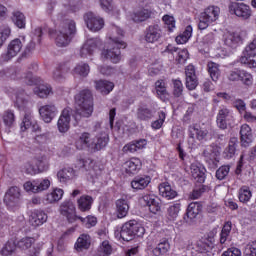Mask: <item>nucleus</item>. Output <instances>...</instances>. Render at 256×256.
<instances>
[{
  "instance_id": "26",
  "label": "nucleus",
  "mask_w": 256,
  "mask_h": 256,
  "mask_svg": "<svg viewBox=\"0 0 256 256\" xmlns=\"http://www.w3.org/2000/svg\"><path fill=\"white\" fill-rule=\"evenodd\" d=\"M149 183H151V176L149 175L136 176L131 181V187L135 191H143V189H147V187H149Z\"/></svg>"
},
{
  "instance_id": "17",
  "label": "nucleus",
  "mask_w": 256,
  "mask_h": 256,
  "mask_svg": "<svg viewBox=\"0 0 256 256\" xmlns=\"http://www.w3.org/2000/svg\"><path fill=\"white\" fill-rule=\"evenodd\" d=\"M142 201L146 203V205L149 207L150 213H153V215H157V213H160L161 211V199H159L154 194H145L142 197Z\"/></svg>"
},
{
  "instance_id": "6",
  "label": "nucleus",
  "mask_w": 256,
  "mask_h": 256,
  "mask_svg": "<svg viewBox=\"0 0 256 256\" xmlns=\"http://www.w3.org/2000/svg\"><path fill=\"white\" fill-rule=\"evenodd\" d=\"M221 8L217 6H208L199 15L198 29L205 31L210 25H213L219 19Z\"/></svg>"
},
{
  "instance_id": "5",
  "label": "nucleus",
  "mask_w": 256,
  "mask_h": 256,
  "mask_svg": "<svg viewBox=\"0 0 256 256\" xmlns=\"http://www.w3.org/2000/svg\"><path fill=\"white\" fill-rule=\"evenodd\" d=\"M122 241H133L135 237H143L145 235V227L135 220H130L122 225L121 231L118 232Z\"/></svg>"
},
{
  "instance_id": "21",
  "label": "nucleus",
  "mask_w": 256,
  "mask_h": 256,
  "mask_svg": "<svg viewBox=\"0 0 256 256\" xmlns=\"http://www.w3.org/2000/svg\"><path fill=\"white\" fill-rule=\"evenodd\" d=\"M233 119V115H231V112L227 108H222L219 110L217 117H216V123L219 129H227V126L230 124V121Z\"/></svg>"
},
{
  "instance_id": "27",
  "label": "nucleus",
  "mask_w": 256,
  "mask_h": 256,
  "mask_svg": "<svg viewBox=\"0 0 256 256\" xmlns=\"http://www.w3.org/2000/svg\"><path fill=\"white\" fill-rule=\"evenodd\" d=\"M190 171L193 179L196 180V183L203 185L205 183V172L207 171L201 164H191Z\"/></svg>"
},
{
  "instance_id": "43",
  "label": "nucleus",
  "mask_w": 256,
  "mask_h": 256,
  "mask_svg": "<svg viewBox=\"0 0 256 256\" xmlns=\"http://www.w3.org/2000/svg\"><path fill=\"white\" fill-rule=\"evenodd\" d=\"M179 211H181V204H173L171 205L166 212V219L168 221H177V217H179Z\"/></svg>"
},
{
  "instance_id": "3",
  "label": "nucleus",
  "mask_w": 256,
  "mask_h": 256,
  "mask_svg": "<svg viewBox=\"0 0 256 256\" xmlns=\"http://www.w3.org/2000/svg\"><path fill=\"white\" fill-rule=\"evenodd\" d=\"M76 25L75 21L73 20H66L61 23L60 29L53 30L49 29L48 34L49 37H53L56 33L55 43L57 47H67L71 40L73 39V35H75Z\"/></svg>"
},
{
  "instance_id": "59",
  "label": "nucleus",
  "mask_w": 256,
  "mask_h": 256,
  "mask_svg": "<svg viewBox=\"0 0 256 256\" xmlns=\"http://www.w3.org/2000/svg\"><path fill=\"white\" fill-rule=\"evenodd\" d=\"M241 73H242V70L239 69V68H234L233 70H230L228 73H227V79L232 81V82H237V81H240L241 79Z\"/></svg>"
},
{
  "instance_id": "49",
  "label": "nucleus",
  "mask_w": 256,
  "mask_h": 256,
  "mask_svg": "<svg viewBox=\"0 0 256 256\" xmlns=\"http://www.w3.org/2000/svg\"><path fill=\"white\" fill-rule=\"evenodd\" d=\"M89 64L80 63L72 71L73 75H80V77H87L89 75Z\"/></svg>"
},
{
  "instance_id": "46",
  "label": "nucleus",
  "mask_w": 256,
  "mask_h": 256,
  "mask_svg": "<svg viewBox=\"0 0 256 256\" xmlns=\"http://www.w3.org/2000/svg\"><path fill=\"white\" fill-rule=\"evenodd\" d=\"M15 249H17V245L13 240L7 241L0 250V255L2 256H9L15 253Z\"/></svg>"
},
{
  "instance_id": "15",
  "label": "nucleus",
  "mask_w": 256,
  "mask_h": 256,
  "mask_svg": "<svg viewBox=\"0 0 256 256\" xmlns=\"http://www.w3.org/2000/svg\"><path fill=\"white\" fill-rule=\"evenodd\" d=\"M142 167L143 162L137 157H132L123 164V169L127 175H137Z\"/></svg>"
},
{
  "instance_id": "53",
  "label": "nucleus",
  "mask_w": 256,
  "mask_h": 256,
  "mask_svg": "<svg viewBox=\"0 0 256 256\" xmlns=\"http://www.w3.org/2000/svg\"><path fill=\"white\" fill-rule=\"evenodd\" d=\"M111 253H113V248L111 247V244H109V241H103L98 248V255L109 256L111 255Z\"/></svg>"
},
{
  "instance_id": "44",
  "label": "nucleus",
  "mask_w": 256,
  "mask_h": 256,
  "mask_svg": "<svg viewBox=\"0 0 256 256\" xmlns=\"http://www.w3.org/2000/svg\"><path fill=\"white\" fill-rule=\"evenodd\" d=\"M35 95H38L40 99H45L49 97V94L52 93V88L47 84H40L38 87L34 89Z\"/></svg>"
},
{
  "instance_id": "30",
  "label": "nucleus",
  "mask_w": 256,
  "mask_h": 256,
  "mask_svg": "<svg viewBox=\"0 0 256 256\" xmlns=\"http://www.w3.org/2000/svg\"><path fill=\"white\" fill-rule=\"evenodd\" d=\"M95 89L101 95H109L115 89V84L107 80H97L95 81Z\"/></svg>"
},
{
  "instance_id": "18",
  "label": "nucleus",
  "mask_w": 256,
  "mask_h": 256,
  "mask_svg": "<svg viewBox=\"0 0 256 256\" xmlns=\"http://www.w3.org/2000/svg\"><path fill=\"white\" fill-rule=\"evenodd\" d=\"M20 128L21 131H27V129H31V131L34 133H37V131L40 130L39 124H37V121L33 119L31 110L25 112Z\"/></svg>"
},
{
  "instance_id": "8",
  "label": "nucleus",
  "mask_w": 256,
  "mask_h": 256,
  "mask_svg": "<svg viewBox=\"0 0 256 256\" xmlns=\"http://www.w3.org/2000/svg\"><path fill=\"white\" fill-rule=\"evenodd\" d=\"M60 215L65 217L68 223H75L79 216H77V208L72 201H65L60 205Z\"/></svg>"
},
{
  "instance_id": "50",
  "label": "nucleus",
  "mask_w": 256,
  "mask_h": 256,
  "mask_svg": "<svg viewBox=\"0 0 256 256\" xmlns=\"http://www.w3.org/2000/svg\"><path fill=\"white\" fill-rule=\"evenodd\" d=\"M19 193H6L4 196V203L7 207H15L19 203Z\"/></svg>"
},
{
  "instance_id": "48",
  "label": "nucleus",
  "mask_w": 256,
  "mask_h": 256,
  "mask_svg": "<svg viewBox=\"0 0 256 256\" xmlns=\"http://www.w3.org/2000/svg\"><path fill=\"white\" fill-rule=\"evenodd\" d=\"M162 21L164 23V27L165 29H167L168 33H173V31H175V25H176V22H175V17L169 15V14H166L162 17Z\"/></svg>"
},
{
  "instance_id": "47",
  "label": "nucleus",
  "mask_w": 256,
  "mask_h": 256,
  "mask_svg": "<svg viewBox=\"0 0 256 256\" xmlns=\"http://www.w3.org/2000/svg\"><path fill=\"white\" fill-rule=\"evenodd\" d=\"M185 87L181 79H172V93L174 97H181L183 95Z\"/></svg>"
},
{
  "instance_id": "33",
  "label": "nucleus",
  "mask_w": 256,
  "mask_h": 256,
  "mask_svg": "<svg viewBox=\"0 0 256 256\" xmlns=\"http://www.w3.org/2000/svg\"><path fill=\"white\" fill-rule=\"evenodd\" d=\"M91 247V236L89 234H82L78 237L74 248L81 253V251H85Z\"/></svg>"
},
{
  "instance_id": "4",
  "label": "nucleus",
  "mask_w": 256,
  "mask_h": 256,
  "mask_svg": "<svg viewBox=\"0 0 256 256\" xmlns=\"http://www.w3.org/2000/svg\"><path fill=\"white\" fill-rule=\"evenodd\" d=\"M76 113L79 117L93 115V94L91 90L84 89L75 95Z\"/></svg>"
},
{
  "instance_id": "41",
  "label": "nucleus",
  "mask_w": 256,
  "mask_h": 256,
  "mask_svg": "<svg viewBox=\"0 0 256 256\" xmlns=\"http://www.w3.org/2000/svg\"><path fill=\"white\" fill-rule=\"evenodd\" d=\"M91 205H93V198L89 195H83L78 199V209L82 212L89 211Z\"/></svg>"
},
{
  "instance_id": "10",
  "label": "nucleus",
  "mask_w": 256,
  "mask_h": 256,
  "mask_svg": "<svg viewBox=\"0 0 256 256\" xmlns=\"http://www.w3.org/2000/svg\"><path fill=\"white\" fill-rule=\"evenodd\" d=\"M163 37V30L159 24H151L144 31V41L146 43H157Z\"/></svg>"
},
{
  "instance_id": "39",
  "label": "nucleus",
  "mask_w": 256,
  "mask_h": 256,
  "mask_svg": "<svg viewBox=\"0 0 256 256\" xmlns=\"http://www.w3.org/2000/svg\"><path fill=\"white\" fill-rule=\"evenodd\" d=\"M192 35H193V26L188 25V26H186L183 33H181L180 35H178L176 37V43L178 45H185V43H187V41H189V39H191Z\"/></svg>"
},
{
  "instance_id": "35",
  "label": "nucleus",
  "mask_w": 256,
  "mask_h": 256,
  "mask_svg": "<svg viewBox=\"0 0 256 256\" xmlns=\"http://www.w3.org/2000/svg\"><path fill=\"white\" fill-rule=\"evenodd\" d=\"M240 63L247 65L250 69H256V53L246 51V54L240 58Z\"/></svg>"
},
{
  "instance_id": "54",
  "label": "nucleus",
  "mask_w": 256,
  "mask_h": 256,
  "mask_svg": "<svg viewBox=\"0 0 256 256\" xmlns=\"http://www.w3.org/2000/svg\"><path fill=\"white\" fill-rule=\"evenodd\" d=\"M78 219L86 229H91V227H95V225H97V217L95 216H87L86 218L78 216Z\"/></svg>"
},
{
  "instance_id": "42",
  "label": "nucleus",
  "mask_w": 256,
  "mask_h": 256,
  "mask_svg": "<svg viewBox=\"0 0 256 256\" xmlns=\"http://www.w3.org/2000/svg\"><path fill=\"white\" fill-rule=\"evenodd\" d=\"M169 249H171V245L169 244V241L164 240L160 242L157 247H155L152 250V253L154 256H161L169 253Z\"/></svg>"
},
{
  "instance_id": "45",
  "label": "nucleus",
  "mask_w": 256,
  "mask_h": 256,
  "mask_svg": "<svg viewBox=\"0 0 256 256\" xmlns=\"http://www.w3.org/2000/svg\"><path fill=\"white\" fill-rule=\"evenodd\" d=\"M200 213L201 205H199L198 202H192L188 205L186 215L189 219H195V217H197V215H199Z\"/></svg>"
},
{
  "instance_id": "7",
  "label": "nucleus",
  "mask_w": 256,
  "mask_h": 256,
  "mask_svg": "<svg viewBox=\"0 0 256 256\" xmlns=\"http://www.w3.org/2000/svg\"><path fill=\"white\" fill-rule=\"evenodd\" d=\"M228 11L230 15H235L242 21H247L251 19V16L253 15L251 6L243 2H230V4L228 5Z\"/></svg>"
},
{
  "instance_id": "51",
  "label": "nucleus",
  "mask_w": 256,
  "mask_h": 256,
  "mask_svg": "<svg viewBox=\"0 0 256 256\" xmlns=\"http://www.w3.org/2000/svg\"><path fill=\"white\" fill-rule=\"evenodd\" d=\"M211 249H212V246L203 241H198L196 244V251L200 253L199 256L211 255L209 254V251H211Z\"/></svg>"
},
{
  "instance_id": "19",
  "label": "nucleus",
  "mask_w": 256,
  "mask_h": 256,
  "mask_svg": "<svg viewBox=\"0 0 256 256\" xmlns=\"http://www.w3.org/2000/svg\"><path fill=\"white\" fill-rule=\"evenodd\" d=\"M190 139H197V141H204L209 135V130L201 127L199 124L190 125L188 128Z\"/></svg>"
},
{
  "instance_id": "25",
  "label": "nucleus",
  "mask_w": 256,
  "mask_h": 256,
  "mask_svg": "<svg viewBox=\"0 0 256 256\" xmlns=\"http://www.w3.org/2000/svg\"><path fill=\"white\" fill-rule=\"evenodd\" d=\"M240 141L242 147H249L253 143V131L249 124H243L240 128Z\"/></svg>"
},
{
  "instance_id": "61",
  "label": "nucleus",
  "mask_w": 256,
  "mask_h": 256,
  "mask_svg": "<svg viewBox=\"0 0 256 256\" xmlns=\"http://www.w3.org/2000/svg\"><path fill=\"white\" fill-rule=\"evenodd\" d=\"M244 256H256V240L246 244L244 247Z\"/></svg>"
},
{
  "instance_id": "22",
  "label": "nucleus",
  "mask_w": 256,
  "mask_h": 256,
  "mask_svg": "<svg viewBox=\"0 0 256 256\" xmlns=\"http://www.w3.org/2000/svg\"><path fill=\"white\" fill-rule=\"evenodd\" d=\"M48 216L41 210H34L29 215V224L34 227H41L44 223H47Z\"/></svg>"
},
{
  "instance_id": "16",
  "label": "nucleus",
  "mask_w": 256,
  "mask_h": 256,
  "mask_svg": "<svg viewBox=\"0 0 256 256\" xmlns=\"http://www.w3.org/2000/svg\"><path fill=\"white\" fill-rule=\"evenodd\" d=\"M39 115L44 123H51L57 117V107L53 104H46L39 108Z\"/></svg>"
},
{
  "instance_id": "24",
  "label": "nucleus",
  "mask_w": 256,
  "mask_h": 256,
  "mask_svg": "<svg viewBox=\"0 0 256 256\" xmlns=\"http://www.w3.org/2000/svg\"><path fill=\"white\" fill-rule=\"evenodd\" d=\"M153 17V9L151 8H138L132 14V21L134 23H143Z\"/></svg>"
},
{
  "instance_id": "31",
  "label": "nucleus",
  "mask_w": 256,
  "mask_h": 256,
  "mask_svg": "<svg viewBox=\"0 0 256 256\" xmlns=\"http://www.w3.org/2000/svg\"><path fill=\"white\" fill-rule=\"evenodd\" d=\"M129 214V202L126 198H120L116 201V215L118 219H125Z\"/></svg>"
},
{
  "instance_id": "52",
  "label": "nucleus",
  "mask_w": 256,
  "mask_h": 256,
  "mask_svg": "<svg viewBox=\"0 0 256 256\" xmlns=\"http://www.w3.org/2000/svg\"><path fill=\"white\" fill-rule=\"evenodd\" d=\"M165 119H167V114H165L164 111H160L158 113V119L151 123L152 129L155 131L161 129L163 127V123H165Z\"/></svg>"
},
{
  "instance_id": "38",
  "label": "nucleus",
  "mask_w": 256,
  "mask_h": 256,
  "mask_svg": "<svg viewBox=\"0 0 256 256\" xmlns=\"http://www.w3.org/2000/svg\"><path fill=\"white\" fill-rule=\"evenodd\" d=\"M60 183H67L75 177V170L73 168H64L57 173Z\"/></svg>"
},
{
  "instance_id": "60",
  "label": "nucleus",
  "mask_w": 256,
  "mask_h": 256,
  "mask_svg": "<svg viewBox=\"0 0 256 256\" xmlns=\"http://www.w3.org/2000/svg\"><path fill=\"white\" fill-rule=\"evenodd\" d=\"M11 35V28L8 26H3L0 28V47H3V43L9 39Z\"/></svg>"
},
{
  "instance_id": "55",
  "label": "nucleus",
  "mask_w": 256,
  "mask_h": 256,
  "mask_svg": "<svg viewBox=\"0 0 256 256\" xmlns=\"http://www.w3.org/2000/svg\"><path fill=\"white\" fill-rule=\"evenodd\" d=\"M240 81L243 85H246V87H251V85H253V74L242 70Z\"/></svg>"
},
{
  "instance_id": "56",
  "label": "nucleus",
  "mask_w": 256,
  "mask_h": 256,
  "mask_svg": "<svg viewBox=\"0 0 256 256\" xmlns=\"http://www.w3.org/2000/svg\"><path fill=\"white\" fill-rule=\"evenodd\" d=\"M203 155L206 161L210 163H215L217 161V152L213 149V147H208L203 151Z\"/></svg>"
},
{
  "instance_id": "64",
  "label": "nucleus",
  "mask_w": 256,
  "mask_h": 256,
  "mask_svg": "<svg viewBox=\"0 0 256 256\" xmlns=\"http://www.w3.org/2000/svg\"><path fill=\"white\" fill-rule=\"evenodd\" d=\"M24 83H26V85H39L41 80L37 77H34L32 72H28L24 75Z\"/></svg>"
},
{
  "instance_id": "9",
  "label": "nucleus",
  "mask_w": 256,
  "mask_h": 256,
  "mask_svg": "<svg viewBox=\"0 0 256 256\" xmlns=\"http://www.w3.org/2000/svg\"><path fill=\"white\" fill-rule=\"evenodd\" d=\"M33 162L35 163V167L25 168V173L27 175H37V173H43V171H47L49 169V160L45 154L39 155L34 158Z\"/></svg>"
},
{
  "instance_id": "63",
  "label": "nucleus",
  "mask_w": 256,
  "mask_h": 256,
  "mask_svg": "<svg viewBox=\"0 0 256 256\" xmlns=\"http://www.w3.org/2000/svg\"><path fill=\"white\" fill-rule=\"evenodd\" d=\"M61 199H63V193H48L44 203H57V201H61Z\"/></svg>"
},
{
  "instance_id": "12",
  "label": "nucleus",
  "mask_w": 256,
  "mask_h": 256,
  "mask_svg": "<svg viewBox=\"0 0 256 256\" xmlns=\"http://www.w3.org/2000/svg\"><path fill=\"white\" fill-rule=\"evenodd\" d=\"M84 21L88 27V29H90V31H101V29H103V27H105V20H103V18L95 16L92 12H88L84 15Z\"/></svg>"
},
{
  "instance_id": "37",
  "label": "nucleus",
  "mask_w": 256,
  "mask_h": 256,
  "mask_svg": "<svg viewBox=\"0 0 256 256\" xmlns=\"http://www.w3.org/2000/svg\"><path fill=\"white\" fill-rule=\"evenodd\" d=\"M156 93L162 101H165L169 97V93L167 92V86L165 85V80H158L155 82Z\"/></svg>"
},
{
  "instance_id": "28",
  "label": "nucleus",
  "mask_w": 256,
  "mask_h": 256,
  "mask_svg": "<svg viewBox=\"0 0 256 256\" xmlns=\"http://www.w3.org/2000/svg\"><path fill=\"white\" fill-rule=\"evenodd\" d=\"M136 117L139 121H151L153 119V110L147 104H141L137 108Z\"/></svg>"
},
{
  "instance_id": "36",
  "label": "nucleus",
  "mask_w": 256,
  "mask_h": 256,
  "mask_svg": "<svg viewBox=\"0 0 256 256\" xmlns=\"http://www.w3.org/2000/svg\"><path fill=\"white\" fill-rule=\"evenodd\" d=\"M207 71L212 79V81H214L215 83H217V81H219V78L221 77V69H219V64L210 61L207 63Z\"/></svg>"
},
{
  "instance_id": "57",
  "label": "nucleus",
  "mask_w": 256,
  "mask_h": 256,
  "mask_svg": "<svg viewBox=\"0 0 256 256\" xmlns=\"http://www.w3.org/2000/svg\"><path fill=\"white\" fill-rule=\"evenodd\" d=\"M229 171H231L230 165H223L216 171V179H219V181H223L225 177L229 175Z\"/></svg>"
},
{
  "instance_id": "58",
  "label": "nucleus",
  "mask_w": 256,
  "mask_h": 256,
  "mask_svg": "<svg viewBox=\"0 0 256 256\" xmlns=\"http://www.w3.org/2000/svg\"><path fill=\"white\" fill-rule=\"evenodd\" d=\"M3 121L6 127H12L13 123H15V114L11 110H7L4 112Z\"/></svg>"
},
{
  "instance_id": "23",
  "label": "nucleus",
  "mask_w": 256,
  "mask_h": 256,
  "mask_svg": "<svg viewBox=\"0 0 256 256\" xmlns=\"http://www.w3.org/2000/svg\"><path fill=\"white\" fill-rule=\"evenodd\" d=\"M70 123H71V112L69 111V109L65 108L62 111L57 122L58 131L60 133H67V131H69Z\"/></svg>"
},
{
  "instance_id": "62",
  "label": "nucleus",
  "mask_w": 256,
  "mask_h": 256,
  "mask_svg": "<svg viewBox=\"0 0 256 256\" xmlns=\"http://www.w3.org/2000/svg\"><path fill=\"white\" fill-rule=\"evenodd\" d=\"M36 181V191L39 193L41 191H47L48 187H51V181L49 179L35 180Z\"/></svg>"
},
{
  "instance_id": "11",
  "label": "nucleus",
  "mask_w": 256,
  "mask_h": 256,
  "mask_svg": "<svg viewBox=\"0 0 256 256\" xmlns=\"http://www.w3.org/2000/svg\"><path fill=\"white\" fill-rule=\"evenodd\" d=\"M165 52L170 53L171 55H175L176 53V65H185V63H187V60L189 59V50H187V48L181 49L169 44L166 47Z\"/></svg>"
},
{
  "instance_id": "2",
  "label": "nucleus",
  "mask_w": 256,
  "mask_h": 256,
  "mask_svg": "<svg viewBox=\"0 0 256 256\" xmlns=\"http://www.w3.org/2000/svg\"><path fill=\"white\" fill-rule=\"evenodd\" d=\"M115 31L118 37H109L112 49L103 50L102 57H104V59H109L112 63H119V61H121V49H126L127 43L123 41V37H125L123 29L116 27Z\"/></svg>"
},
{
  "instance_id": "40",
  "label": "nucleus",
  "mask_w": 256,
  "mask_h": 256,
  "mask_svg": "<svg viewBox=\"0 0 256 256\" xmlns=\"http://www.w3.org/2000/svg\"><path fill=\"white\" fill-rule=\"evenodd\" d=\"M231 229H233V224L231 223V221L225 222L220 233L221 245H225V243L229 241V236L231 235Z\"/></svg>"
},
{
  "instance_id": "32",
  "label": "nucleus",
  "mask_w": 256,
  "mask_h": 256,
  "mask_svg": "<svg viewBox=\"0 0 256 256\" xmlns=\"http://www.w3.org/2000/svg\"><path fill=\"white\" fill-rule=\"evenodd\" d=\"M239 145V139L237 137L230 138L228 146L224 149L223 155L225 159H233L237 153V147Z\"/></svg>"
},
{
  "instance_id": "34",
  "label": "nucleus",
  "mask_w": 256,
  "mask_h": 256,
  "mask_svg": "<svg viewBox=\"0 0 256 256\" xmlns=\"http://www.w3.org/2000/svg\"><path fill=\"white\" fill-rule=\"evenodd\" d=\"M11 20L18 29H25L27 25V18L25 17V14L18 10L12 13Z\"/></svg>"
},
{
  "instance_id": "14",
  "label": "nucleus",
  "mask_w": 256,
  "mask_h": 256,
  "mask_svg": "<svg viewBox=\"0 0 256 256\" xmlns=\"http://www.w3.org/2000/svg\"><path fill=\"white\" fill-rule=\"evenodd\" d=\"M224 45L230 49H237L239 45H243V37L239 32H227L223 36Z\"/></svg>"
},
{
  "instance_id": "13",
  "label": "nucleus",
  "mask_w": 256,
  "mask_h": 256,
  "mask_svg": "<svg viewBox=\"0 0 256 256\" xmlns=\"http://www.w3.org/2000/svg\"><path fill=\"white\" fill-rule=\"evenodd\" d=\"M23 49V43L19 38L12 40L8 45L6 53L2 54V60L11 61L13 57H17L18 53Z\"/></svg>"
},
{
  "instance_id": "1",
  "label": "nucleus",
  "mask_w": 256,
  "mask_h": 256,
  "mask_svg": "<svg viewBox=\"0 0 256 256\" xmlns=\"http://www.w3.org/2000/svg\"><path fill=\"white\" fill-rule=\"evenodd\" d=\"M109 144V134L105 131H101L95 137V140L91 139V133L82 132L78 134L75 139V147L78 151H85L90 149L91 151L97 152L101 149H105Z\"/></svg>"
},
{
  "instance_id": "20",
  "label": "nucleus",
  "mask_w": 256,
  "mask_h": 256,
  "mask_svg": "<svg viewBox=\"0 0 256 256\" xmlns=\"http://www.w3.org/2000/svg\"><path fill=\"white\" fill-rule=\"evenodd\" d=\"M99 45V40L97 38L88 39L80 49V57L82 59H87L91 57Z\"/></svg>"
},
{
  "instance_id": "29",
  "label": "nucleus",
  "mask_w": 256,
  "mask_h": 256,
  "mask_svg": "<svg viewBox=\"0 0 256 256\" xmlns=\"http://www.w3.org/2000/svg\"><path fill=\"white\" fill-rule=\"evenodd\" d=\"M69 71H71V68L69 67V63L59 64L56 70L53 72L54 81H57L58 83H63Z\"/></svg>"
}]
</instances>
